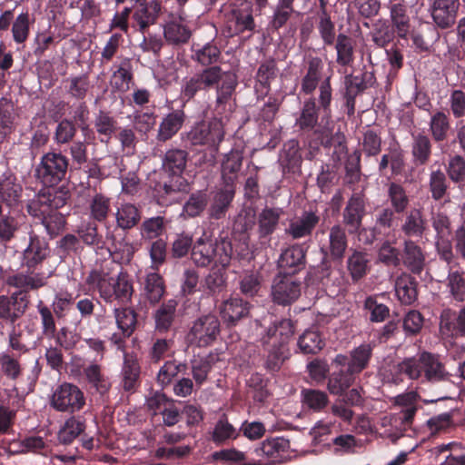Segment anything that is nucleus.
Returning <instances> with one entry per match:
<instances>
[{"mask_svg": "<svg viewBox=\"0 0 465 465\" xmlns=\"http://www.w3.org/2000/svg\"><path fill=\"white\" fill-rule=\"evenodd\" d=\"M337 51V63L342 66L349 65L353 61V45L349 36L340 34L335 45Z\"/></svg>", "mask_w": 465, "mask_h": 465, "instance_id": "nucleus-56", "label": "nucleus"}, {"mask_svg": "<svg viewBox=\"0 0 465 465\" xmlns=\"http://www.w3.org/2000/svg\"><path fill=\"white\" fill-rule=\"evenodd\" d=\"M234 192L232 189L220 190L213 197L210 207V216L213 219H220L225 215V213L232 201Z\"/></svg>", "mask_w": 465, "mask_h": 465, "instance_id": "nucleus-41", "label": "nucleus"}, {"mask_svg": "<svg viewBox=\"0 0 465 465\" xmlns=\"http://www.w3.org/2000/svg\"><path fill=\"white\" fill-rule=\"evenodd\" d=\"M411 153L416 164H425L431 153V143L430 138L422 134L413 135Z\"/></svg>", "mask_w": 465, "mask_h": 465, "instance_id": "nucleus-37", "label": "nucleus"}, {"mask_svg": "<svg viewBox=\"0 0 465 465\" xmlns=\"http://www.w3.org/2000/svg\"><path fill=\"white\" fill-rule=\"evenodd\" d=\"M187 153L181 149H172L166 152L163 165L173 175H180L185 169Z\"/></svg>", "mask_w": 465, "mask_h": 465, "instance_id": "nucleus-40", "label": "nucleus"}, {"mask_svg": "<svg viewBox=\"0 0 465 465\" xmlns=\"http://www.w3.org/2000/svg\"><path fill=\"white\" fill-rule=\"evenodd\" d=\"M144 291L150 302H158L164 292L162 277L156 272L148 273L145 278Z\"/></svg>", "mask_w": 465, "mask_h": 465, "instance_id": "nucleus-53", "label": "nucleus"}, {"mask_svg": "<svg viewBox=\"0 0 465 465\" xmlns=\"http://www.w3.org/2000/svg\"><path fill=\"white\" fill-rule=\"evenodd\" d=\"M39 207L38 202H32L28 204V213L33 216H42V224L45 226L46 232L51 236L57 235L65 224L64 215L57 211L50 210L47 212V206Z\"/></svg>", "mask_w": 465, "mask_h": 465, "instance_id": "nucleus-18", "label": "nucleus"}, {"mask_svg": "<svg viewBox=\"0 0 465 465\" xmlns=\"http://www.w3.org/2000/svg\"><path fill=\"white\" fill-rule=\"evenodd\" d=\"M319 103L323 112L321 122L318 124V108L315 100L310 98L304 101L300 116L296 119V125L302 130H313L315 134L321 135L322 143L326 147L334 146L341 153H345V137L340 132L331 134V87L330 78H326L320 85Z\"/></svg>", "mask_w": 465, "mask_h": 465, "instance_id": "nucleus-1", "label": "nucleus"}, {"mask_svg": "<svg viewBox=\"0 0 465 465\" xmlns=\"http://www.w3.org/2000/svg\"><path fill=\"white\" fill-rule=\"evenodd\" d=\"M276 66L274 61H266L262 63L256 74V91L262 94H267L271 80L275 77Z\"/></svg>", "mask_w": 465, "mask_h": 465, "instance_id": "nucleus-58", "label": "nucleus"}, {"mask_svg": "<svg viewBox=\"0 0 465 465\" xmlns=\"http://www.w3.org/2000/svg\"><path fill=\"white\" fill-rule=\"evenodd\" d=\"M0 369L2 373L9 380H17L23 372L19 360L9 351L0 353Z\"/></svg>", "mask_w": 465, "mask_h": 465, "instance_id": "nucleus-52", "label": "nucleus"}, {"mask_svg": "<svg viewBox=\"0 0 465 465\" xmlns=\"http://www.w3.org/2000/svg\"><path fill=\"white\" fill-rule=\"evenodd\" d=\"M96 133L101 135V142L107 143L116 129V121L108 113L99 112L94 121Z\"/></svg>", "mask_w": 465, "mask_h": 465, "instance_id": "nucleus-46", "label": "nucleus"}, {"mask_svg": "<svg viewBox=\"0 0 465 465\" xmlns=\"http://www.w3.org/2000/svg\"><path fill=\"white\" fill-rule=\"evenodd\" d=\"M347 248V237L344 229L340 225L331 228L329 233V252L332 258L341 259Z\"/></svg>", "mask_w": 465, "mask_h": 465, "instance_id": "nucleus-38", "label": "nucleus"}, {"mask_svg": "<svg viewBox=\"0 0 465 465\" xmlns=\"http://www.w3.org/2000/svg\"><path fill=\"white\" fill-rule=\"evenodd\" d=\"M165 231V221L162 216L145 219L141 225V236L143 239H155Z\"/></svg>", "mask_w": 465, "mask_h": 465, "instance_id": "nucleus-59", "label": "nucleus"}, {"mask_svg": "<svg viewBox=\"0 0 465 465\" xmlns=\"http://www.w3.org/2000/svg\"><path fill=\"white\" fill-rule=\"evenodd\" d=\"M290 441L283 437H274L263 440L255 449L257 457H261L269 463H281L289 458Z\"/></svg>", "mask_w": 465, "mask_h": 465, "instance_id": "nucleus-15", "label": "nucleus"}, {"mask_svg": "<svg viewBox=\"0 0 465 465\" xmlns=\"http://www.w3.org/2000/svg\"><path fill=\"white\" fill-rule=\"evenodd\" d=\"M302 160V156L299 153L298 142L294 140L289 141L283 147L282 152L280 154V161L282 163L288 168L297 166Z\"/></svg>", "mask_w": 465, "mask_h": 465, "instance_id": "nucleus-64", "label": "nucleus"}, {"mask_svg": "<svg viewBox=\"0 0 465 465\" xmlns=\"http://www.w3.org/2000/svg\"><path fill=\"white\" fill-rule=\"evenodd\" d=\"M460 7V0H431L429 12L439 28L448 29L456 23Z\"/></svg>", "mask_w": 465, "mask_h": 465, "instance_id": "nucleus-11", "label": "nucleus"}, {"mask_svg": "<svg viewBox=\"0 0 465 465\" xmlns=\"http://www.w3.org/2000/svg\"><path fill=\"white\" fill-rule=\"evenodd\" d=\"M86 283L98 291L106 302L118 301L127 302L131 300L134 289L127 273L120 272L116 276L99 270H93L86 278Z\"/></svg>", "mask_w": 465, "mask_h": 465, "instance_id": "nucleus-4", "label": "nucleus"}, {"mask_svg": "<svg viewBox=\"0 0 465 465\" xmlns=\"http://www.w3.org/2000/svg\"><path fill=\"white\" fill-rule=\"evenodd\" d=\"M425 257L421 249L412 241L404 243V263L413 272L419 273L424 266Z\"/></svg>", "mask_w": 465, "mask_h": 465, "instance_id": "nucleus-36", "label": "nucleus"}, {"mask_svg": "<svg viewBox=\"0 0 465 465\" xmlns=\"http://www.w3.org/2000/svg\"><path fill=\"white\" fill-rule=\"evenodd\" d=\"M320 221L315 212L304 211L289 222L285 232L292 239H301L312 234Z\"/></svg>", "mask_w": 465, "mask_h": 465, "instance_id": "nucleus-19", "label": "nucleus"}, {"mask_svg": "<svg viewBox=\"0 0 465 465\" xmlns=\"http://www.w3.org/2000/svg\"><path fill=\"white\" fill-rule=\"evenodd\" d=\"M427 228V223L420 208L410 210L401 224L402 232L408 237H421Z\"/></svg>", "mask_w": 465, "mask_h": 465, "instance_id": "nucleus-30", "label": "nucleus"}, {"mask_svg": "<svg viewBox=\"0 0 465 465\" xmlns=\"http://www.w3.org/2000/svg\"><path fill=\"white\" fill-rule=\"evenodd\" d=\"M395 293L401 303L411 304L417 298L414 281L408 275H402L396 280Z\"/></svg>", "mask_w": 465, "mask_h": 465, "instance_id": "nucleus-39", "label": "nucleus"}, {"mask_svg": "<svg viewBox=\"0 0 465 465\" xmlns=\"http://www.w3.org/2000/svg\"><path fill=\"white\" fill-rule=\"evenodd\" d=\"M450 128L449 116L443 112L431 114L430 120V132L435 142H442L448 136Z\"/></svg>", "mask_w": 465, "mask_h": 465, "instance_id": "nucleus-43", "label": "nucleus"}, {"mask_svg": "<svg viewBox=\"0 0 465 465\" xmlns=\"http://www.w3.org/2000/svg\"><path fill=\"white\" fill-rule=\"evenodd\" d=\"M322 64L321 59L314 57L309 61L307 74L302 82V91L305 94H312L317 87Z\"/></svg>", "mask_w": 465, "mask_h": 465, "instance_id": "nucleus-51", "label": "nucleus"}, {"mask_svg": "<svg viewBox=\"0 0 465 465\" xmlns=\"http://www.w3.org/2000/svg\"><path fill=\"white\" fill-rule=\"evenodd\" d=\"M68 159L60 153H47L35 167V176L45 186H54L65 176Z\"/></svg>", "mask_w": 465, "mask_h": 465, "instance_id": "nucleus-7", "label": "nucleus"}, {"mask_svg": "<svg viewBox=\"0 0 465 465\" xmlns=\"http://www.w3.org/2000/svg\"><path fill=\"white\" fill-rule=\"evenodd\" d=\"M249 311V303L240 297H230L219 306L222 319L229 325H233L242 318L246 317Z\"/></svg>", "mask_w": 465, "mask_h": 465, "instance_id": "nucleus-22", "label": "nucleus"}, {"mask_svg": "<svg viewBox=\"0 0 465 465\" xmlns=\"http://www.w3.org/2000/svg\"><path fill=\"white\" fill-rule=\"evenodd\" d=\"M50 254L46 241L35 234L29 235V243L23 252L22 264L28 270L35 269Z\"/></svg>", "mask_w": 465, "mask_h": 465, "instance_id": "nucleus-17", "label": "nucleus"}, {"mask_svg": "<svg viewBox=\"0 0 465 465\" xmlns=\"http://www.w3.org/2000/svg\"><path fill=\"white\" fill-rule=\"evenodd\" d=\"M301 282L292 276L275 277L272 286V297L275 303L288 305L301 295Z\"/></svg>", "mask_w": 465, "mask_h": 465, "instance_id": "nucleus-13", "label": "nucleus"}, {"mask_svg": "<svg viewBox=\"0 0 465 465\" xmlns=\"http://www.w3.org/2000/svg\"><path fill=\"white\" fill-rule=\"evenodd\" d=\"M237 85L235 74L230 71H223L220 66H211L184 79L181 89V94L186 100H190L202 90L216 89L215 111L222 114L227 104L231 108L230 100Z\"/></svg>", "mask_w": 465, "mask_h": 465, "instance_id": "nucleus-2", "label": "nucleus"}, {"mask_svg": "<svg viewBox=\"0 0 465 465\" xmlns=\"http://www.w3.org/2000/svg\"><path fill=\"white\" fill-rule=\"evenodd\" d=\"M50 404L58 411L74 413L83 409L85 397L76 385L64 382L54 391Z\"/></svg>", "mask_w": 465, "mask_h": 465, "instance_id": "nucleus-9", "label": "nucleus"}, {"mask_svg": "<svg viewBox=\"0 0 465 465\" xmlns=\"http://www.w3.org/2000/svg\"><path fill=\"white\" fill-rule=\"evenodd\" d=\"M85 429L84 422L79 418H69L59 430L58 438L64 444L73 442Z\"/></svg>", "mask_w": 465, "mask_h": 465, "instance_id": "nucleus-48", "label": "nucleus"}, {"mask_svg": "<svg viewBox=\"0 0 465 465\" xmlns=\"http://www.w3.org/2000/svg\"><path fill=\"white\" fill-rule=\"evenodd\" d=\"M22 193L23 187L12 173L5 172L0 176V199L7 207L16 206Z\"/></svg>", "mask_w": 465, "mask_h": 465, "instance_id": "nucleus-21", "label": "nucleus"}, {"mask_svg": "<svg viewBox=\"0 0 465 465\" xmlns=\"http://www.w3.org/2000/svg\"><path fill=\"white\" fill-rule=\"evenodd\" d=\"M114 317L117 327L124 337H129L136 325V313L131 308L114 309Z\"/></svg>", "mask_w": 465, "mask_h": 465, "instance_id": "nucleus-47", "label": "nucleus"}, {"mask_svg": "<svg viewBox=\"0 0 465 465\" xmlns=\"http://www.w3.org/2000/svg\"><path fill=\"white\" fill-rule=\"evenodd\" d=\"M232 253V247L230 241L222 239L220 242H213L204 232L193 243L191 257L197 266L205 267L214 262L216 266L224 269L230 264Z\"/></svg>", "mask_w": 465, "mask_h": 465, "instance_id": "nucleus-5", "label": "nucleus"}, {"mask_svg": "<svg viewBox=\"0 0 465 465\" xmlns=\"http://www.w3.org/2000/svg\"><path fill=\"white\" fill-rule=\"evenodd\" d=\"M84 374L91 386L101 395H104L111 388L108 379L102 373L100 365L92 363L84 369Z\"/></svg>", "mask_w": 465, "mask_h": 465, "instance_id": "nucleus-35", "label": "nucleus"}, {"mask_svg": "<svg viewBox=\"0 0 465 465\" xmlns=\"http://www.w3.org/2000/svg\"><path fill=\"white\" fill-rule=\"evenodd\" d=\"M298 345L303 353L315 354L322 349L324 343L317 331L307 330L300 336Z\"/></svg>", "mask_w": 465, "mask_h": 465, "instance_id": "nucleus-49", "label": "nucleus"}, {"mask_svg": "<svg viewBox=\"0 0 465 465\" xmlns=\"http://www.w3.org/2000/svg\"><path fill=\"white\" fill-rule=\"evenodd\" d=\"M161 10L162 5L159 0L140 3L134 9L132 26L144 35L147 29L156 23Z\"/></svg>", "mask_w": 465, "mask_h": 465, "instance_id": "nucleus-14", "label": "nucleus"}, {"mask_svg": "<svg viewBox=\"0 0 465 465\" xmlns=\"http://www.w3.org/2000/svg\"><path fill=\"white\" fill-rule=\"evenodd\" d=\"M31 270L32 271L26 272H19L9 276L6 281L7 284L26 294L28 291L38 290L45 286L48 279L53 274L52 272H45Z\"/></svg>", "mask_w": 465, "mask_h": 465, "instance_id": "nucleus-16", "label": "nucleus"}, {"mask_svg": "<svg viewBox=\"0 0 465 465\" xmlns=\"http://www.w3.org/2000/svg\"><path fill=\"white\" fill-rule=\"evenodd\" d=\"M305 252L301 245L295 244L282 252L279 259L282 268L291 269L292 272L299 271L303 267Z\"/></svg>", "mask_w": 465, "mask_h": 465, "instance_id": "nucleus-33", "label": "nucleus"}, {"mask_svg": "<svg viewBox=\"0 0 465 465\" xmlns=\"http://www.w3.org/2000/svg\"><path fill=\"white\" fill-rule=\"evenodd\" d=\"M242 161V156L238 151H231L225 155L222 163V174L227 183L236 177V173L241 169Z\"/></svg>", "mask_w": 465, "mask_h": 465, "instance_id": "nucleus-54", "label": "nucleus"}, {"mask_svg": "<svg viewBox=\"0 0 465 465\" xmlns=\"http://www.w3.org/2000/svg\"><path fill=\"white\" fill-rule=\"evenodd\" d=\"M28 303V297L22 291L0 295V320L16 322L25 314Z\"/></svg>", "mask_w": 465, "mask_h": 465, "instance_id": "nucleus-12", "label": "nucleus"}, {"mask_svg": "<svg viewBox=\"0 0 465 465\" xmlns=\"http://www.w3.org/2000/svg\"><path fill=\"white\" fill-rule=\"evenodd\" d=\"M390 17L392 27L399 37L405 38L410 32L411 20L408 8L401 3L390 5Z\"/></svg>", "mask_w": 465, "mask_h": 465, "instance_id": "nucleus-32", "label": "nucleus"}, {"mask_svg": "<svg viewBox=\"0 0 465 465\" xmlns=\"http://www.w3.org/2000/svg\"><path fill=\"white\" fill-rule=\"evenodd\" d=\"M252 15L248 10L233 9L226 20L227 34L230 36L254 29Z\"/></svg>", "mask_w": 465, "mask_h": 465, "instance_id": "nucleus-26", "label": "nucleus"}, {"mask_svg": "<svg viewBox=\"0 0 465 465\" xmlns=\"http://www.w3.org/2000/svg\"><path fill=\"white\" fill-rule=\"evenodd\" d=\"M388 197L393 211L397 213H403L410 203L409 196L404 188L395 183L390 184L388 189Z\"/></svg>", "mask_w": 465, "mask_h": 465, "instance_id": "nucleus-55", "label": "nucleus"}, {"mask_svg": "<svg viewBox=\"0 0 465 465\" xmlns=\"http://www.w3.org/2000/svg\"><path fill=\"white\" fill-rule=\"evenodd\" d=\"M238 436L236 429L225 419H220L213 432V440L216 443H223L228 440L235 439Z\"/></svg>", "mask_w": 465, "mask_h": 465, "instance_id": "nucleus-62", "label": "nucleus"}, {"mask_svg": "<svg viewBox=\"0 0 465 465\" xmlns=\"http://www.w3.org/2000/svg\"><path fill=\"white\" fill-rule=\"evenodd\" d=\"M207 204V195L205 193L198 192L193 193L183 205V213L189 217L199 215Z\"/></svg>", "mask_w": 465, "mask_h": 465, "instance_id": "nucleus-63", "label": "nucleus"}, {"mask_svg": "<svg viewBox=\"0 0 465 465\" xmlns=\"http://www.w3.org/2000/svg\"><path fill=\"white\" fill-rule=\"evenodd\" d=\"M88 209L91 218L97 222H104L111 210L110 198L102 193H95L89 201Z\"/></svg>", "mask_w": 465, "mask_h": 465, "instance_id": "nucleus-45", "label": "nucleus"}, {"mask_svg": "<svg viewBox=\"0 0 465 465\" xmlns=\"http://www.w3.org/2000/svg\"><path fill=\"white\" fill-rule=\"evenodd\" d=\"M224 137L222 118L214 117L209 122L194 125L187 134V140L193 145H207L213 153L218 152L220 143Z\"/></svg>", "mask_w": 465, "mask_h": 465, "instance_id": "nucleus-8", "label": "nucleus"}, {"mask_svg": "<svg viewBox=\"0 0 465 465\" xmlns=\"http://www.w3.org/2000/svg\"><path fill=\"white\" fill-rule=\"evenodd\" d=\"M116 226L122 230H130L136 226L141 220V212L131 203H122L115 210Z\"/></svg>", "mask_w": 465, "mask_h": 465, "instance_id": "nucleus-28", "label": "nucleus"}, {"mask_svg": "<svg viewBox=\"0 0 465 465\" xmlns=\"http://www.w3.org/2000/svg\"><path fill=\"white\" fill-rule=\"evenodd\" d=\"M220 334V322L213 314H207L196 319L187 334V340L197 347L212 345Z\"/></svg>", "mask_w": 465, "mask_h": 465, "instance_id": "nucleus-10", "label": "nucleus"}, {"mask_svg": "<svg viewBox=\"0 0 465 465\" xmlns=\"http://www.w3.org/2000/svg\"><path fill=\"white\" fill-rule=\"evenodd\" d=\"M163 36L169 45H181L190 40L192 31L184 19L173 17L163 25Z\"/></svg>", "mask_w": 465, "mask_h": 465, "instance_id": "nucleus-23", "label": "nucleus"}, {"mask_svg": "<svg viewBox=\"0 0 465 465\" xmlns=\"http://www.w3.org/2000/svg\"><path fill=\"white\" fill-rule=\"evenodd\" d=\"M372 350L373 345L371 343H362L350 352L347 370L351 374H358L367 368L372 355Z\"/></svg>", "mask_w": 465, "mask_h": 465, "instance_id": "nucleus-29", "label": "nucleus"}, {"mask_svg": "<svg viewBox=\"0 0 465 465\" xmlns=\"http://www.w3.org/2000/svg\"><path fill=\"white\" fill-rule=\"evenodd\" d=\"M177 302L169 300L163 303L154 313L155 328L158 331H166L172 326L175 318Z\"/></svg>", "mask_w": 465, "mask_h": 465, "instance_id": "nucleus-34", "label": "nucleus"}, {"mask_svg": "<svg viewBox=\"0 0 465 465\" xmlns=\"http://www.w3.org/2000/svg\"><path fill=\"white\" fill-rule=\"evenodd\" d=\"M370 259L366 252L354 251L348 258L347 267L353 280L363 277L369 270Z\"/></svg>", "mask_w": 465, "mask_h": 465, "instance_id": "nucleus-50", "label": "nucleus"}, {"mask_svg": "<svg viewBox=\"0 0 465 465\" xmlns=\"http://www.w3.org/2000/svg\"><path fill=\"white\" fill-rule=\"evenodd\" d=\"M365 213L364 201L361 194L354 193L343 211V222L350 227V232H357L361 225Z\"/></svg>", "mask_w": 465, "mask_h": 465, "instance_id": "nucleus-25", "label": "nucleus"}, {"mask_svg": "<svg viewBox=\"0 0 465 465\" xmlns=\"http://www.w3.org/2000/svg\"><path fill=\"white\" fill-rule=\"evenodd\" d=\"M283 210L279 207H265L257 216L258 234L260 238H266L272 234L278 227Z\"/></svg>", "mask_w": 465, "mask_h": 465, "instance_id": "nucleus-27", "label": "nucleus"}, {"mask_svg": "<svg viewBox=\"0 0 465 465\" xmlns=\"http://www.w3.org/2000/svg\"><path fill=\"white\" fill-rule=\"evenodd\" d=\"M133 78L129 62H124L111 76V85L116 90L124 93L130 88Z\"/></svg>", "mask_w": 465, "mask_h": 465, "instance_id": "nucleus-57", "label": "nucleus"}, {"mask_svg": "<svg viewBox=\"0 0 465 465\" xmlns=\"http://www.w3.org/2000/svg\"><path fill=\"white\" fill-rule=\"evenodd\" d=\"M390 381H402L403 377L419 380L422 382H440L449 379L450 374L439 358L430 352H422L417 357L406 358L391 369Z\"/></svg>", "mask_w": 465, "mask_h": 465, "instance_id": "nucleus-3", "label": "nucleus"}, {"mask_svg": "<svg viewBox=\"0 0 465 465\" xmlns=\"http://www.w3.org/2000/svg\"><path fill=\"white\" fill-rule=\"evenodd\" d=\"M30 24V15L27 11L16 16L12 25L13 39L16 44H23L26 41L29 36Z\"/></svg>", "mask_w": 465, "mask_h": 465, "instance_id": "nucleus-60", "label": "nucleus"}, {"mask_svg": "<svg viewBox=\"0 0 465 465\" xmlns=\"http://www.w3.org/2000/svg\"><path fill=\"white\" fill-rule=\"evenodd\" d=\"M16 113L14 103L5 97L0 99V134H9L15 125Z\"/></svg>", "mask_w": 465, "mask_h": 465, "instance_id": "nucleus-44", "label": "nucleus"}, {"mask_svg": "<svg viewBox=\"0 0 465 465\" xmlns=\"http://www.w3.org/2000/svg\"><path fill=\"white\" fill-rule=\"evenodd\" d=\"M353 382V374L347 370L346 372L333 373L329 379L328 389L331 393L340 395L343 393Z\"/></svg>", "mask_w": 465, "mask_h": 465, "instance_id": "nucleus-61", "label": "nucleus"}, {"mask_svg": "<svg viewBox=\"0 0 465 465\" xmlns=\"http://www.w3.org/2000/svg\"><path fill=\"white\" fill-rule=\"evenodd\" d=\"M440 331L446 338L465 336V306L460 311L459 314L450 309L442 311Z\"/></svg>", "mask_w": 465, "mask_h": 465, "instance_id": "nucleus-20", "label": "nucleus"}, {"mask_svg": "<svg viewBox=\"0 0 465 465\" xmlns=\"http://www.w3.org/2000/svg\"><path fill=\"white\" fill-rule=\"evenodd\" d=\"M293 332V326L290 320H282L269 329L262 341L268 351L265 361V367L268 371H278L288 357L287 343Z\"/></svg>", "mask_w": 465, "mask_h": 465, "instance_id": "nucleus-6", "label": "nucleus"}, {"mask_svg": "<svg viewBox=\"0 0 465 465\" xmlns=\"http://www.w3.org/2000/svg\"><path fill=\"white\" fill-rule=\"evenodd\" d=\"M193 58L203 65H209L216 63L221 52L213 43H207L203 45H193L192 46Z\"/></svg>", "mask_w": 465, "mask_h": 465, "instance_id": "nucleus-42", "label": "nucleus"}, {"mask_svg": "<svg viewBox=\"0 0 465 465\" xmlns=\"http://www.w3.org/2000/svg\"><path fill=\"white\" fill-rule=\"evenodd\" d=\"M184 118L185 115L182 110L168 114L159 125L157 139L162 142L171 139L182 128Z\"/></svg>", "mask_w": 465, "mask_h": 465, "instance_id": "nucleus-31", "label": "nucleus"}, {"mask_svg": "<svg viewBox=\"0 0 465 465\" xmlns=\"http://www.w3.org/2000/svg\"><path fill=\"white\" fill-rule=\"evenodd\" d=\"M25 225V216L17 212H8L0 216V243L14 240Z\"/></svg>", "mask_w": 465, "mask_h": 465, "instance_id": "nucleus-24", "label": "nucleus"}]
</instances>
